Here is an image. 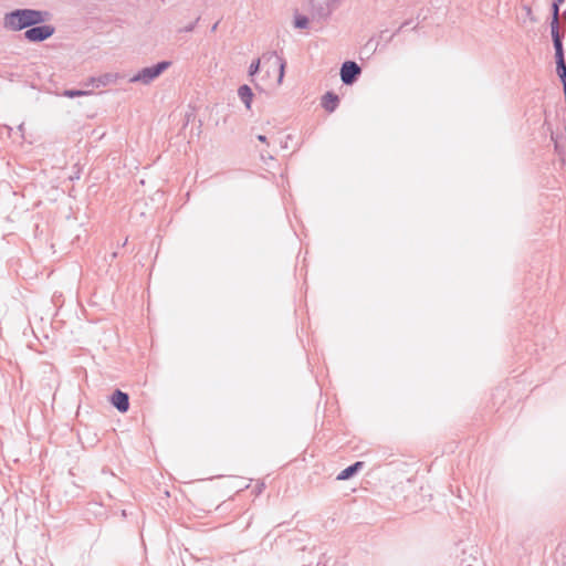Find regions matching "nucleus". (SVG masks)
<instances>
[{"label":"nucleus","mask_w":566,"mask_h":566,"mask_svg":"<svg viewBox=\"0 0 566 566\" xmlns=\"http://www.w3.org/2000/svg\"><path fill=\"white\" fill-rule=\"evenodd\" d=\"M44 20V13L35 10H17L7 14L4 19L6 28L10 30H22L32 24L40 23Z\"/></svg>","instance_id":"nucleus-1"},{"label":"nucleus","mask_w":566,"mask_h":566,"mask_svg":"<svg viewBox=\"0 0 566 566\" xmlns=\"http://www.w3.org/2000/svg\"><path fill=\"white\" fill-rule=\"evenodd\" d=\"M54 32L51 25H40L29 29L24 35L30 41H43L50 38Z\"/></svg>","instance_id":"nucleus-2"},{"label":"nucleus","mask_w":566,"mask_h":566,"mask_svg":"<svg viewBox=\"0 0 566 566\" xmlns=\"http://www.w3.org/2000/svg\"><path fill=\"white\" fill-rule=\"evenodd\" d=\"M169 63L161 62L155 66L144 69L136 77H134V81H143L145 83L151 81L153 78L157 77L167 66Z\"/></svg>","instance_id":"nucleus-3"},{"label":"nucleus","mask_w":566,"mask_h":566,"mask_svg":"<svg viewBox=\"0 0 566 566\" xmlns=\"http://www.w3.org/2000/svg\"><path fill=\"white\" fill-rule=\"evenodd\" d=\"M359 72L360 69L355 62H345L340 70L342 81L350 84Z\"/></svg>","instance_id":"nucleus-4"},{"label":"nucleus","mask_w":566,"mask_h":566,"mask_svg":"<svg viewBox=\"0 0 566 566\" xmlns=\"http://www.w3.org/2000/svg\"><path fill=\"white\" fill-rule=\"evenodd\" d=\"M111 402L120 412H126L128 410V408H129L128 396L125 392L120 391V390H116L113 394V396L111 398Z\"/></svg>","instance_id":"nucleus-5"},{"label":"nucleus","mask_w":566,"mask_h":566,"mask_svg":"<svg viewBox=\"0 0 566 566\" xmlns=\"http://www.w3.org/2000/svg\"><path fill=\"white\" fill-rule=\"evenodd\" d=\"M238 94H239L240 98L242 99V102L245 104L247 108L250 109L251 103H252V97H253V93H252L251 88L248 85H242L239 88Z\"/></svg>","instance_id":"nucleus-6"},{"label":"nucleus","mask_w":566,"mask_h":566,"mask_svg":"<svg viewBox=\"0 0 566 566\" xmlns=\"http://www.w3.org/2000/svg\"><path fill=\"white\" fill-rule=\"evenodd\" d=\"M337 104L338 97L334 94L327 93L323 97L322 105L327 112H333L337 107Z\"/></svg>","instance_id":"nucleus-7"},{"label":"nucleus","mask_w":566,"mask_h":566,"mask_svg":"<svg viewBox=\"0 0 566 566\" xmlns=\"http://www.w3.org/2000/svg\"><path fill=\"white\" fill-rule=\"evenodd\" d=\"M363 464H364L363 462H356L353 465L346 468L338 474L337 480L349 479L353 474H355L363 467Z\"/></svg>","instance_id":"nucleus-8"},{"label":"nucleus","mask_w":566,"mask_h":566,"mask_svg":"<svg viewBox=\"0 0 566 566\" xmlns=\"http://www.w3.org/2000/svg\"><path fill=\"white\" fill-rule=\"evenodd\" d=\"M554 46H555L556 64L565 63L563 45H562V41L559 39V35H555Z\"/></svg>","instance_id":"nucleus-9"},{"label":"nucleus","mask_w":566,"mask_h":566,"mask_svg":"<svg viewBox=\"0 0 566 566\" xmlns=\"http://www.w3.org/2000/svg\"><path fill=\"white\" fill-rule=\"evenodd\" d=\"M556 72L562 81V83L566 82V63H558L556 66Z\"/></svg>","instance_id":"nucleus-10"},{"label":"nucleus","mask_w":566,"mask_h":566,"mask_svg":"<svg viewBox=\"0 0 566 566\" xmlns=\"http://www.w3.org/2000/svg\"><path fill=\"white\" fill-rule=\"evenodd\" d=\"M259 67H260V61L256 60L254 61L251 65H250V75H254L258 71H259Z\"/></svg>","instance_id":"nucleus-11"},{"label":"nucleus","mask_w":566,"mask_h":566,"mask_svg":"<svg viewBox=\"0 0 566 566\" xmlns=\"http://www.w3.org/2000/svg\"><path fill=\"white\" fill-rule=\"evenodd\" d=\"M565 0H555L554 4H553V12L555 13V20L557 19V15H558V10H559V6L562 3H564Z\"/></svg>","instance_id":"nucleus-12"},{"label":"nucleus","mask_w":566,"mask_h":566,"mask_svg":"<svg viewBox=\"0 0 566 566\" xmlns=\"http://www.w3.org/2000/svg\"><path fill=\"white\" fill-rule=\"evenodd\" d=\"M84 94H85V92H83V91H66L65 92V95L69 97L82 96Z\"/></svg>","instance_id":"nucleus-13"},{"label":"nucleus","mask_w":566,"mask_h":566,"mask_svg":"<svg viewBox=\"0 0 566 566\" xmlns=\"http://www.w3.org/2000/svg\"><path fill=\"white\" fill-rule=\"evenodd\" d=\"M285 63L283 61L280 62V75L279 83H282L284 76Z\"/></svg>","instance_id":"nucleus-14"},{"label":"nucleus","mask_w":566,"mask_h":566,"mask_svg":"<svg viewBox=\"0 0 566 566\" xmlns=\"http://www.w3.org/2000/svg\"><path fill=\"white\" fill-rule=\"evenodd\" d=\"M557 20L558 18L552 23V35H553V40L555 39V35H558V31H557Z\"/></svg>","instance_id":"nucleus-15"},{"label":"nucleus","mask_w":566,"mask_h":566,"mask_svg":"<svg viewBox=\"0 0 566 566\" xmlns=\"http://www.w3.org/2000/svg\"><path fill=\"white\" fill-rule=\"evenodd\" d=\"M306 23H307V20H306V19H298V20L296 21V25H297V27H300V28L305 27V25H306Z\"/></svg>","instance_id":"nucleus-16"},{"label":"nucleus","mask_w":566,"mask_h":566,"mask_svg":"<svg viewBox=\"0 0 566 566\" xmlns=\"http://www.w3.org/2000/svg\"><path fill=\"white\" fill-rule=\"evenodd\" d=\"M258 139H259L260 142H262V143H265V142H266V138H265V136H263V135H259V136H258Z\"/></svg>","instance_id":"nucleus-17"}]
</instances>
